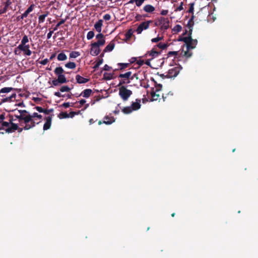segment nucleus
Returning <instances> with one entry per match:
<instances>
[{
    "label": "nucleus",
    "mask_w": 258,
    "mask_h": 258,
    "mask_svg": "<svg viewBox=\"0 0 258 258\" xmlns=\"http://www.w3.org/2000/svg\"><path fill=\"white\" fill-rule=\"evenodd\" d=\"M179 40L183 41L186 44V50L184 52V55L187 57H190L191 53L189 50L196 47L198 43L197 40L192 39L190 36L183 37Z\"/></svg>",
    "instance_id": "f257e3e1"
},
{
    "label": "nucleus",
    "mask_w": 258,
    "mask_h": 258,
    "mask_svg": "<svg viewBox=\"0 0 258 258\" xmlns=\"http://www.w3.org/2000/svg\"><path fill=\"white\" fill-rule=\"evenodd\" d=\"M155 26L160 27L161 30H167L169 27V20L168 18L159 17L155 21Z\"/></svg>",
    "instance_id": "f03ea898"
},
{
    "label": "nucleus",
    "mask_w": 258,
    "mask_h": 258,
    "mask_svg": "<svg viewBox=\"0 0 258 258\" xmlns=\"http://www.w3.org/2000/svg\"><path fill=\"white\" fill-rule=\"evenodd\" d=\"M25 124L24 130H28L35 126V122L32 118L30 114L23 115L22 121Z\"/></svg>",
    "instance_id": "7ed1b4c3"
},
{
    "label": "nucleus",
    "mask_w": 258,
    "mask_h": 258,
    "mask_svg": "<svg viewBox=\"0 0 258 258\" xmlns=\"http://www.w3.org/2000/svg\"><path fill=\"white\" fill-rule=\"evenodd\" d=\"M132 94V91L124 86H121L119 89V95L124 101H126Z\"/></svg>",
    "instance_id": "20e7f679"
},
{
    "label": "nucleus",
    "mask_w": 258,
    "mask_h": 258,
    "mask_svg": "<svg viewBox=\"0 0 258 258\" xmlns=\"http://www.w3.org/2000/svg\"><path fill=\"white\" fill-rule=\"evenodd\" d=\"M150 59H148L145 62L144 60L141 59V57H133L129 59V62L127 63H118L117 64H130L134 63H136V64H150Z\"/></svg>",
    "instance_id": "39448f33"
},
{
    "label": "nucleus",
    "mask_w": 258,
    "mask_h": 258,
    "mask_svg": "<svg viewBox=\"0 0 258 258\" xmlns=\"http://www.w3.org/2000/svg\"><path fill=\"white\" fill-rule=\"evenodd\" d=\"M182 69L181 66H177L171 69H169L168 74L166 75L167 78H174L177 76L180 70Z\"/></svg>",
    "instance_id": "423d86ee"
},
{
    "label": "nucleus",
    "mask_w": 258,
    "mask_h": 258,
    "mask_svg": "<svg viewBox=\"0 0 258 258\" xmlns=\"http://www.w3.org/2000/svg\"><path fill=\"white\" fill-rule=\"evenodd\" d=\"M151 22V21H147L141 23L136 30L137 34H141L143 30L148 29Z\"/></svg>",
    "instance_id": "0eeeda50"
},
{
    "label": "nucleus",
    "mask_w": 258,
    "mask_h": 258,
    "mask_svg": "<svg viewBox=\"0 0 258 258\" xmlns=\"http://www.w3.org/2000/svg\"><path fill=\"white\" fill-rule=\"evenodd\" d=\"M96 38L97 39V42L93 43L94 44H96L99 47L103 46L105 43V39L104 36L102 33H99L96 36Z\"/></svg>",
    "instance_id": "6e6552de"
},
{
    "label": "nucleus",
    "mask_w": 258,
    "mask_h": 258,
    "mask_svg": "<svg viewBox=\"0 0 258 258\" xmlns=\"http://www.w3.org/2000/svg\"><path fill=\"white\" fill-rule=\"evenodd\" d=\"M18 49L20 50L21 51H23L24 54L30 56L31 55L32 52L30 49V46L29 45H18Z\"/></svg>",
    "instance_id": "1a4fd4ad"
},
{
    "label": "nucleus",
    "mask_w": 258,
    "mask_h": 258,
    "mask_svg": "<svg viewBox=\"0 0 258 258\" xmlns=\"http://www.w3.org/2000/svg\"><path fill=\"white\" fill-rule=\"evenodd\" d=\"M13 119H10L11 124L8 127L6 128L5 132L7 133H12L15 132L18 128L17 124L12 122Z\"/></svg>",
    "instance_id": "9d476101"
},
{
    "label": "nucleus",
    "mask_w": 258,
    "mask_h": 258,
    "mask_svg": "<svg viewBox=\"0 0 258 258\" xmlns=\"http://www.w3.org/2000/svg\"><path fill=\"white\" fill-rule=\"evenodd\" d=\"M101 50L100 47L94 44V43L91 44V48L90 49V54L92 55L96 56L100 52Z\"/></svg>",
    "instance_id": "9b49d317"
},
{
    "label": "nucleus",
    "mask_w": 258,
    "mask_h": 258,
    "mask_svg": "<svg viewBox=\"0 0 258 258\" xmlns=\"http://www.w3.org/2000/svg\"><path fill=\"white\" fill-rule=\"evenodd\" d=\"M53 115H51L45 118L46 122H45L43 125V130L44 131L47 130L50 128L51 124V121Z\"/></svg>",
    "instance_id": "f8f14e48"
},
{
    "label": "nucleus",
    "mask_w": 258,
    "mask_h": 258,
    "mask_svg": "<svg viewBox=\"0 0 258 258\" xmlns=\"http://www.w3.org/2000/svg\"><path fill=\"white\" fill-rule=\"evenodd\" d=\"M115 121V119L113 116L106 115L104 117L103 122L105 124L109 125L113 123Z\"/></svg>",
    "instance_id": "ddd939ff"
},
{
    "label": "nucleus",
    "mask_w": 258,
    "mask_h": 258,
    "mask_svg": "<svg viewBox=\"0 0 258 258\" xmlns=\"http://www.w3.org/2000/svg\"><path fill=\"white\" fill-rule=\"evenodd\" d=\"M115 46V40H111L110 43L105 47L104 48L103 52H110L114 48Z\"/></svg>",
    "instance_id": "4468645a"
},
{
    "label": "nucleus",
    "mask_w": 258,
    "mask_h": 258,
    "mask_svg": "<svg viewBox=\"0 0 258 258\" xmlns=\"http://www.w3.org/2000/svg\"><path fill=\"white\" fill-rule=\"evenodd\" d=\"M157 92L156 91V90H154V88H152V92H151V101H156L158 99H160V95L159 93H157Z\"/></svg>",
    "instance_id": "2eb2a0df"
},
{
    "label": "nucleus",
    "mask_w": 258,
    "mask_h": 258,
    "mask_svg": "<svg viewBox=\"0 0 258 258\" xmlns=\"http://www.w3.org/2000/svg\"><path fill=\"white\" fill-rule=\"evenodd\" d=\"M102 26H103V20L100 19L96 22V23L94 25V28H95V30L98 32H99V33H101V32L102 31Z\"/></svg>",
    "instance_id": "dca6fc26"
},
{
    "label": "nucleus",
    "mask_w": 258,
    "mask_h": 258,
    "mask_svg": "<svg viewBox=\"0 0 258 258\" xmlns=\"http://www.w3.org/2000/svg\"><path fill=\"white\" fill-rule=\"evenodd\" d=\"M141 99H137L136 100L135 102H132L131 107L133 108V110H137L139 109L141 107Z\"/></svg>",
    "instance_id": "f3484780"
},
{
    "label": "nucleus",
    "mask_w": 258,
    "mask_h": 258,
    "mask_svg": "<svg viewBox=\"0 0 258 258\" xmlns=\"http://www.w3.org/2000/svg\"><path fill=\"white\" fill-rule=\"evenodd\" d=\"M76 80L77 82L79 84H84L89 81V79L85 78L79 75H77L76 76Z\"/></svg>",
    "instance_id": "a211bd4d"
},
{
    "label": "nucleus",
    "mask_w": 258,
    "mask_h": 258,
    "mask_svg": "<svg viewBox=\"0 0 258 258\" xmlns=\"http://www.w3.org/2000/svg\"><path fill=\"white\" fill-rule=\"evenodd\" d=\"M92 93V90L91 89H85L79 96H82L84 98H88L90 96Z\"/></svg>",
    "instance_id": "6ab92c4d"
},
{
    "label": "nucleus",
    "mask_w": 258,
    "mask_h": 258,
    "mask_svg": "<svg viewBox=\"0 0 258 258\" xmlns=\"http://www.w3.org/2000/svg\"><path fill=\"white\" fill-rule=\"evenodd\" d=\"M155 10V7L151 5H146L143 8V10L147 13H153Z\"/></svg>",
    "instance_id": "aec40b11"
},
{
    "label": "nucleus",
    "mask_w": 258,
    "mask_h": 258,
    "mask_svg": "<svg viewBox=\"0 0 258 258\" xmlns=\"http://www.w3.org/2000/svg\"><path fill=\"white\" fill-rule=\"evenodd\" d=\"M34 8V5H31L27 9V10L21 16V19H23L24 18L27 17L28 15L31 12Z\"/></svg>",
    "instance_id": "412c9836"
},
{
    "label": "nucleus",
    "mask_w": 258,
    "mask_h": 258,
    "mask_svg": "<svg viewBox=\"0 0 258 258\" xmlns=\"http://www.w3.org/2000/svg\"><path fill=\"white\" fill-rule=\"evenodd\" d=\"M12 4L10 0H7L6 2L5 3V6H4V8L0 10V14L5 13L7 12L8 7Z\"/></svg>",
    "instance_id": "4be33fe9"
},
{
    "label": "nucleus",
    "mask_w": 258,
    "mask_h": 258,
    "mask_svg": "<svg viewBox=\"0 0 258 258\" xmlns=\"http://www.w3.org/2000/svg\"><path fill=\"white\" fill-rule=\"evenodd\" d=\"M151 80L154 83V86L156 88V91L158 92L160 91L162 88V85L161 84H158L153 78H152Z\"/></svg>",
    "instance_id": "5701e85b"
},
{
    "label": "nucleus",
    "mask_w": 258,
    "mask_h": 258,
    "mask_svg": "<svg viewBox=\"0 0 258 258\" xmlns=\"http://www.w3.org/2000/svg\"><path fill=\"white\" fill-rule=\"evenodd\" d=\"M134 110H133V108H132L131 106L124 107L122 109V111L124 114L131 113Z\"/></svg>",
    "instance_id": "b1692460"
},
{
    "label": "nucleus",
    "mask_w": 258,
    "mask_h": 258,
    "mask_svg": "<svg viewBox=\"0 0 258 258\" xmlns=\"http://www.w3.org/2000/svg\"><path fill=\"white\" fill-rule=\"evenodd\" d=\"M81 55L79 51H73L70 52L69 56L71 58H76Z\"/></svg>",
    "instance_id": "393cba45"
},
{
    "label": "nucleus",
    "mask_w": 258,
    "mask_h": 258,
    "mask_svg": "<svg viewBox=\"0 0 258 258\" xmlns=\"http://www.w3.org/2000/svg\"><path fill=\"white\" fill-rule=\"evenodd\" d=\"M182 30V27L180 25H176L172 29V32L174 34L180 32Z\"/></svg>",
    "instance_id": "a878e982"
},
{
    "label": "nucleus",
    "mask_w": 258,
    "mask_h": 258,
    "mask_svg": "<svg viewBox=\"0 0 258 258\" xmlns=\"http://www.w3.org/2000/svg\"><path fill=\"white\" fill-rule=\"evenodd\" d=\"M113 78V74L105 72L103 74V79L105 80H110Z\"/></svg>",
    "instance_id": "bb28decb"
},
{
    "label": "nucleus",
    "mask_w": 258,
    "mask_h": 258,
    "mask_svg": "<svg viewBox=\"0 0 258 258\" xmlns=\"http://www.w3.org/2000/svg\"><path fill=\"white\" fill-rule=\"evenodd\" d=\"M58 81L60 82V84L65 83L67 82V80L63 75H58V78L57 79Z\"/></svg>",
    "instance_id": "cd10ccee"
},
{
    "label": "nucleus",
    "mask_w": 258,
    "mask_h": 258,
    "mask_svg": "<svg viewBox=\"0 0 258 258\" xmlns=\"http://www.w3.org/2000/svg\"><path fill=\"white\" fill-rule=\"evenodd\" d=\"M48 12H46L45 14L40 15L38 17V23L39 24L43 23L45 18L48 16Z\"/></svg>",
    "instance_id": "c85d7f7f"
},
{
    "label": "nucleus",
    "mask_w": 258,
    "mask_h": 258,
    "mask_svg": "<svg viewBox=\"0 0 258 258\" xmlns=\"http://www.w3.org/2000/svg\"><path fill=\"white\" fill-rule=\"evenodd\" d=\"M57 58L58 60L62 61L67 59V56L63 52H61L58 54Z\"/></svg>",
    "instance_id": "c756f323"
},
{
    "label": "nucleus",
    "mask_w": 258,
    "mask_h": 258,
    "mask_svg": "<svg viewBox=\"0 0 258 258\" xmlns=\"http://www.w3.org/2000/svg\"><path fill=\"white\" fill-rule=\"evenodd\" d=\"M15 89L12 87H4L0 90L1 93H6L11 92Z\"/></svg>",
    "instance_id": "7c9ffc66"
},
{
    "label": "nucleus",
    "mask_w": 258,
    "mask_h": 258,
    "mask_svg": "<svg viewBox=\"0 0 258 258\" xmlns=\"http://www.w3.org/2000/svg\"><path fill=\"white\" fill-rule=\"evenodd\" d=\"M58 117L60 119L69 118L70 117V114L67 112H61L58 115Z\"/></svg>",
    "instance_id": "2f4dec72"
},
{
    "label": "nucleus",
    "mask_w": 258,
    "mask_h": 258,
    "mask_svg": "<svg viewBox=\"0 0 258 258\" xmlns=\"http://www.w3.org/2000/svg\"><path fill=\"white\" fill-rule=\"evenodd\" d=\"M71 88H70L68 86H62L59 89L60 91L61 92H69L71 91Z\"/></svg>",
    "instance_id": "473e14b6"
},
{
    "label": "nucleus",
    "mask_w": 258,
    "mask_h": 258,
    "mask_svg": "<svg viewBox=\"0 0 258 258\" xmlns=\"http://www.w3.org/2000/svg\"><path fill=\"white\" fill-rule=\"evenodd\" d=\"M131 72H127L124 74H121L119 75V78L128 79L131 75Z\"/></svg>",
    "instance_id": "72a5a7b5"
},
{
    "label": "nucleus",
    "mask_w": 258,
    "mask_h": 258,
    "mask_svg": "<svg viewBox=\"0 0 258 258\" xmlns=\"http://www.w3.org/2000/svg\"><path fill=\"white\" fill-rule=\"evenodd\" d=\"M28 42H29V39H28V36L27 35H24L23 37V38L21 40V43L20 45H27L26 43H28Z\"/></svg>",
    "instance_id": "f704fd0d"
},
{
    "label": "nucleus",
    "mask_w": 258,
    "mask_h": 258,
    "mask_svg": "<svg viewBox=\"0 0 258 258\" xmlns=\"http://www.w3.org/2000/svg\"><path fill=\"white\" fill-rule=\"evenodd\" d=\"M16 96V94L15 93L13 94L11 96L8 97H6L5 98H4L2 100V102H7V101H11L12 98H15Z\"/></svg>",
    "instance_id": "c9c22d12"
},
{
    "label": "nucleus",
    "mask_w": 258,
    "mask_h": 258,
    "mask_svg": "<svg viewBox=\"0 0 258 258\" xmlns=\"http://www.w3.org/2000/svg\"><path fill=\"white\" fill-rule=\"evenodd\" d=\"M63 72V70L61 67H57L54 70V73L57 75H62Z\"/></svg>",
    "instance_id": "e433bc0d"
},
{
    "label": "nucleus",
    "mask_w": 258,
    "mask_h": 258,
    "mask_svg": "<svg viewBox=\"0 0 258 258\" xmlns=\"http://www.w3.org/2000/svg\"><path fill=\"white\" fill-rule=\"evenodd\" d=\"M94 32L93 31H90L87 34V38L88 40H90L94 37Z\"/></svg>",
    "instance_id": "4c0bfd02"
},
{
    "label": "nucleus",
    "mask_w": 258,
    "mask_h": 258,
    "mask_svg": "<svg viewBox=\"0 0 258 258\" xmlns=\"http://www.w3.org/2000/svg\"><path fill=\"white\" fill-rule=\"evenodd\" d=\"M65 22V20H63V19H62L56 25V26L54 27V29H53V31H56L57 30L58 27L63 24Z\"/></svg>",
    "instance_id": "58836bf2"
},
{
    "label": "nucleus",
    "mask_w": 258,
    "mask_h": 258,
    "mask_svg": "<svg viewBox=\"0 0 258 258\" xmlns=\"http://www.w3.org/2000/svg\"><path fill=\"white\" fill-rule=\"evenodd\" d=\"M145 1V0H134L137 7H140L143 4Z\"/></svg>",
    "instance_id": "ea45409f"
},
{
    "label": "nucleus",
    "mask_w": 258,
    "mask_h": 258,
    "mask_svg": "<svg viewBox=\"0 0 258 258\" xmlns=\"http://www.w3.org/2000/svg\"><path fill=\"white\" fill-rule=\"evenodd\" d=\"M24 114H15V117L19 120V122L21 123V125H22L23 122H22V119L23 118Z\"/></svg>",
    "instance_id": "a19ab883"
},
{
    "label": "nucleus",
    "mask_w": 258,
    "mask_h": 258,
    "mask_svg": "<svg viewBox=\"0 0 258 258\" xmlns=\"http://www.w3.org/2000/svg\"><path fill=\"white\" fill-rule=\"evenodd\" d=\"M31 116L32 117V118L33 119V118L34 117H37L39 119H41L42 117V116L40 114H38L36 112H34L33 113L32 115H31Z\"/></svg>",
    "instance_id": "79ce46f5"
},
{
    "label": "nucleus",
    "mask_w": 258,
    "mask_h": 258,
    "mask_svg": "<svg viewBox=\"0 0 258 258\" xmlns=\"http://www.w3.org/2000/svg\"><path fill=\"white\" fill-rule=\"evenodd\" d=\"M183 3L181 2L180 4V5L177 8H176L175 9V12L181 11L183 10Z\"/></svg>",
    "instance_id": "37998d69"
},
{
    "label": "nucleus",
    "mask_w": 258,
    "mask_h": 258,
    "mask_svg": "<svg viewBox=\"0 0 258 258\" xmlns=\"http://www.w3.org/2000/svg\"><path fill=\"white\" fill-rule=\"evenodd\" d=\"M149 55L151 56L152 57H155L158 55V52L154 50H152L150 52H148Z\"/></svg>",
    "instance_id": "c03bdc74"
},
{
    "label": "nucleus",
    "mask_w": 258,
    "mask_h": 258,
    "mask_svg": "<svg viewBox=\"0 0 258 258\" xmlns=\"http://www.w3.org/2000/svg\"><path fill=\"white\" fill-rule=\"evenodd\" d=\"M162 39L163 37L158 36L156 38L152 39L151 41L153 43H155L159 41L160 40H161Z\"/></svg>",
    "instance_id": "a18cd8bd"
},
{
    "label": "nucleus",
    "mask_w": 258,
    "mask_h": 258,
    "mask_svg": "<svg viewBox=\"0 0 258 258\" xmlns=\"http://www.w3.org/2000/svg\"><path fill=\"white\" fill-rule=\"evenodd\" d=\"M59 84H60V82L57 79L53 80L52 81V84L54 86H57Z\"/></svg>",
    "instance_id": "49530a36"
},
{
    "label": "nucleus",
    "mask_w": 258,
    "mask_h": 258,
    "mask_svg": "<svg viewBox=\"0 0 258 258\" xmlns=\"http://www.w3.org/2000/svg\"><path fill=\"white\" fill-rule=\"evenodd\" d=\"M2 125L4 127H6V128L8 127L9 126H10V124H11V122L10 121L9 122H7V121H3L2 123H1Z\"/></svg>",
    "instance_id": "de8ad7c7"
},
{
    "label": "nucleus",
    "mask_w": 258,
    "mask_h": 258,
    "mask_svg": "<svg viewBox=\"0 0 258 258\" xmlns=\"http://www.w3.org/2000/svg\"><path fill=\"white\" fill-rule=\"evenodd\" d=\"M158 46L159 48L164 49L167 47V44L165 43H160L158 44Z\"/></svg>",
    "instance_id": "09e8293b"
},
{
    "label": "nucleus",
    "mask_w": 258,
    "mask_h": 258,
    "mask_svg": "<svg viewBox=\"0 0 258 258\" xmlns=\"http://www.w3.org/2000/svg\"><path fill=\"white\" fill-rule=\"evenodd\" d=\"M194 10V3L190 4V7L188 10L189 13H193Z\"/></svg>",
    "instance_id": "8fccbe9b"
},
{
    "label": "nucleus",
    "mask_w": 258,
    "mask_h": 258,
    "mask_svg": "<svg viewBox=\"0 0 258 258\" xmlns=\"http://www.w3.org/2000/svg\"><path fill=\"white\" fill-rule=\"evenodd\" d=\"M54 95L58 97H65V95H62L59 92H54Z\"/></svg>",
    "instance_id": "3c124183"
},
{
    "label": "nucleus",
    "mask_w": 258,
    "mask_h": 258,
    "mask_svg": "<svg viewBox=\"0 0 258 258\" xmlns=\"http://www.w3.org/2000/svg\"><path fill=\"white\" fill-rule=\"evenodd\" d=\"M103 19L105 21H108L111 19V16L109 14H105V15H104Z\"/></svg>",
    "instance_id": "603ef678"
},
{
    "label": "nucleus",
    "mask_w": 258,
    "mask_h": 258,
    "mask_svg": "<svg viewBox=\"0 0 258 258\" xmlns=\"http://www.w3.org/2000/svg\"><path fill=\"white\" fill-rule=\"evenodd\" d=\"M35 109L39 112H44V109H43L41 107L36 106Z\"/></svg>",
    "instance_id": "864d4df0"
},
{
    "label": "nucleus",
    "mask_w": 258,
    "mask_h": 258,
    "mask_svg": "<svg viewBox=\"0 0 258 258\" xmlns=\"http://www.w3.org/2000/svg\"><path fill=\"white\" fill-rule=\"evenodd\" d=\"M170 94L171 96L173 95V93H171V92H169L168 94H162V98L163 99V101H165V99L166 98H167V96Z\"/></svg>",
    "instance_id": "5fc2aeb1"
},
{
    "label": "nucleus",
    "mask_w": 258,
    "mask_h": 258,
    "mask_svg": "<svg viewBox=\"0 0 258 258\" xmlns=\"http://www.w3.org/2000/svg\"><path fill=\"white\" fill-rule=\"evenodd\" d=\"M18 111L20 113V114H24L28 113V112L26 110H18Z\"/></svg>",
    "instance_id": "6e6d98bb"
},
{
    "label": "nucleus",
    "mask_w": 258,
    "mask_h": 258,
    "mask_svg": "<svg viewBox=\"0 0 258 258\" xmlns=\"http://www.w3.org/2000/svg\"><path fill=\"white\" fill-rule=\"evenodd\" d=\"M102 97H101V96H98L96 97V99L93 101L92 102V105L94 104L96 102H97V101H99L101 98H102Z\"/></svg>",
    "instance_id": "4d7b16f0"
},
{
    "label": "nucleus",
    "mask_w": 258,
    "mask_h": 258,
    "mask_svg": "<svg viewBox=\"0 0 258 258\" xmlns=\"http://www.w3.org/2000/svg\"><path fill=\"white\" fill-rule=\"evenodd\" d=\"M53 109L52 108L50 109H45L44 113L45 114H49L50 113L53 112Z\"/></svg>",
    "instance_id": "13d9d810"
},
{
    "label": "nucleus",
    "mask_w": 258,
    "mask_h": 258,
    "mask_svg": "<svg viewBox=\"0 0 258 258\" xmlns=\"http://www.w3.org/2000/svg\"><path fill=\"white\" fill-rule=\"evenodd\" d=\"M32 100L36 102V103H38V102H40L41 101L42 99L40 98H38V97H33L32 98Z\"/></svg>",
    "instance_id": "bf43d9fd"
},
{
    "label": "nucleus",
    "mask_w": 258,
    "mask_h": 258,
    "mask_svg": "<svg viewBox=\"0 0 258 258\" xmlns=\"http://www.w3.org/2000/svg\"><path fill=\"white\" fill-rule=\"evenodd\" d=\"M79 111L78 112H74V111H71L69 114H70V117H73L75 115L78 114L79 113Z\"/></svg>",
    "instance_id": "052dcab7"
},
{
    "label": "nucleus",
    "mask_w": 258,
    "mask_h": 258,
    "mask_svg": "<svg viewBox=\"0 0 258 258\" xmlns=\"http://www.w3.org/2000/svg\"><path fill=\"white\" fill-rule=\"evenodd\" d=\"M168 11L167 10H163L161 11V14L163 16L167 15Z\"/></svg>",
    "instance_id": "680f3d73"
},
{
    "label": "nucleus",
    "mask_w": 258,
    "mask_h": 258,
    "mask_svg": "<svg viewBox=\"0 0 258 258\" xmlns=\"http://www.w3.org/2000/svg\"><path fill=\"white\" fill-rule=\"evenodd\" d=\"M5 119V115L4 113L0 115V123H2L4 121V120Z\"/></svg>",
    "instance_id": "e2e57ef3"
},
{
    "label": "nucleus",
    "mask_w": 258,
    "mask_h": 258,
    "mask_svg": "<svg viewBox=\"0 0 258 258\" xmlns=\"http://www.w3.org/2000/svg\"><path fill=\"white\" fill-rule=\"evenodd\" d=\"M62 106L64 108H68L69 107L71 106V105L69 102H65L62 104Z\"/></svg>",
    "instance_id": "0e129e2a"
},
{
    "label": "nucleus",
    "mask_w": 258,
    "mask_h": 258,
    "mask_svg": "<svg viewBox=\"0 0 258 258\" xmlns=\"http://www.w3.org/2000/svg\"><path fill=\"white\" fill-rule=\"evenodd\" d=\"M53 33V31H50L49 33L47 35V38L48 39H50Z\"/></svg>",
    "instance_id": "69168bd1"
},
{
    "label": "nucleus",
    "mask_w": 258,
    "mask_h": 258,
    "mask_svg": "<svg viewBox=\"0 0 258 258\" xmlns=\"http://www.w3.org/2000/svg\"><path fill=\"white\" fill-rule=\"evenodd\" d=\"M20 51H21L20 50H19V49H18V46L15 48V50H14V53L15 54H20Z\"/></svg>",
    "instance_id": "338daca9"
},
{
    "label": "nucleus",
    "mask_w": 258,
    "mask_h": 258,
    "mask_svg": "<svg viewBox=\"0 0 258 258\" xmlns=\"http://www.w3.org/2000/svg\"><path fill=\"white\" fill-rule=\"evenodd\" d=\"M79 102L80 104V106H81L82 105H84L86 102V101L84 99H81V100H80L79 101Z\"/></svg>",
    "instance_id": "774afa93"
}]
</instances>
